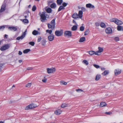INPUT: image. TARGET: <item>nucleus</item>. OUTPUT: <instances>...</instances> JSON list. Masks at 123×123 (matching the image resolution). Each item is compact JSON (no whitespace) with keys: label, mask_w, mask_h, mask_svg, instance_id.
Returning a JSON list of instances; mask_svg holds the SVG:
<instances>
[{"label":"nucleus","mask_w":123,"mask_h":123,"mask_svg":"<svg viewBox=\"0 0 123 123\" xmlns=\"http://www.w3.org/2000/svg\"><path fill=\"white\" fill-rule=\"evenodd\" d=\"M121 70L119 69H117L115 70L114 73L115 75H117L120 74L121 72Z\"/></svg>","instance_id":"obj_13"},{"label":"nucleus","mask_w":123,"mask_h":123,"mask_svg":"<svg viewBox=\"0 0 123 123\" xmlns=\"http://www.w3.org/2000/svg\"><path fill=\"white\" fill-rule=\"evenodd\" d=\"M47 73L49 74L52 73L54 72L55 70V68H47Z\"/></svg>","instance_id":"obj_8"},{"label":"nucleus","mask_w":123,"mask_h":123,"mask_svg":"<svg viewBox=\"0 0 123 123\" xmlns=\"http://www.w3.org/2000/svg\"><path fill=\"white\" fill-rule=\"evenodd\" d=\"M114 40L116 42L119 40V38L118 37H116L114 38Z\"/></svg>","instance_id":"obj_48"},{"label":"nucleus","mask_w":123,"mask_h":123,"mask_svg":"<svg viewBox=\"0 0 123 123\" xmlns=\"http://www.w3.org/2000/svg\"><path fill=\"white\" fill-rule=\"evenodd\" d=\"M95 25L96 26H99L100 25L99 24L98 22L96 23H95Z\"/></svg>","instance_id":"obj_55"},{"label":"nucleus","mask_w":123,"mask_h":123,"mask_svg":"<svg viewBox=\"0 0 123 123\" xmlns=\"http://www.w3.org/2000/svg\"><path fill=\"white\" fill-rule=\"evenodd\" d=\"M36 106L34 104H31L27 106L25 108V110H28L29 109H31L34 108H35Z\"/></svg>","instance_id":"obj_4"},{"label":"nucleus","mask_w":123,"mask_h":123,"mask_svg":"<svg viewBox=\"0 0 123 123\" xmlns=\"http://www.w3.org/2000/svg\"><path fill=\"white\" fill-rule=\"evenodd\" d=\"M76 90L77 92H80H80H83V90L80 89H76Z\"/></svg>","instance_id":"obj_50"},{"label":"nucleus","mask_w":123,"mask_h":123,"mask_svg":"<svg viewBox=\"0 0 123 123\" xmlns=\"http://www.w3.org/2000/svg\"><path fill=\"white\" fill-rule=\"evenodd\" d=\"M26 32L27 30H26L24 33L22 34L21 36L18 37H17L16 38V39L17 40H19L20 39H23L25 37Z\"/></svg>","instance_id":"obj_5"},{"label":"nucleus","mask_w":123,"mask_h":123,"mask_svg":"<svg viewBox=\"0 0 123 123\" xmlns=\"http://www.w3.org/2000/svg\"><path fill=\"white\" fill-rule=\"evenodd\" d=\"M117 19L115 18H113L110 19L111 22H114L115 23L117 22Z\"/></svg>","instance_id":"obj_28"},{"label":"nucleus","mask_w":123,"mask_h":123,"mask_svg":"<svg viewBox=\"0 0 123 123\" xmlns=\"http://www.w3.org/2000/svg\"><path fill=\"white\" fill-rule=\"evenodd\" d=\"M5 28V27L4 26H0V30H4Z\"/></svg>","instance_id":"obj_51"},{"label":"nucleus","mask_w":123,"mask_h":123,"mask_svg":"<svg viewBox=\"0 0 123 123\" xmlns=\"http://www.w3.org/2000/svg\"><path fill=\"white\" fill-rule=\"evenodd\" d=\"M109 73V71L108 70H106L104 71V72L102 74H103L104 76H105L107 74H108Z\"/></svg>","instance_id":"obj_26"},{"label":"nucleus","mask_w":123,"mask_h":123,"mask_svg":"<svg viewBox=\"0 0 123 123\" xmlns=\"http://www.w3.org/2000/svg\"><path fill=\"white\" fill-rule=\"evenodd\" d=\"M55 34L56 36H59L62 35V32L61 31H56L55 32Z\"/></svg>","instance_id":"obj_12"},{"label":"nucleus","mask_w":123,"mask_h":123,"mask_svg":"<svg viewBox=\"0 0 123 123\" xmlns=\"http://www.w3.org/2000/svg\"><path fill=\"white\" fill-rule=\"evenodd\" d=\"M107 105L104 102H101L100 103V106L101 107H102L104 106H106Z\"/></svg>","instance_id":"obj_20"},{"label":"nucleus","mask_w":123,"mask_h":123,"mask_svg":"<svg viewBox=\"0 0 123 123\" xmlns=\"http://www.w3.org/2000/svg\"><path fill=\"white\" fill-rule=\"evenodd\" d=\"M98 51H97L96 52L95 55H100V53L103 50V48L100 47H98Z\"/></svg>","instance_id":"obj_7"},{"label":"nucleus","mask_w":123,"mask_h":123,"mask_svg":"<svg viewBox=\"0 0 123 123\" xmlns=\"http://www.w3.org/2000/svg\"><path fill=\"white\" fill-rule=\"evenodd\" d=\"M54 36L53 34L50 35L48 37V40L49 41H53L54 40Z\"/></svg>","instance_id":"obj_11"},{"label":"nucleus","mask_w":123,"mask_h":123,"mask_svg":"<svg viewBox=\"0 0 123 123\" xmlns=\"http://www.w3.org/2000/svg\"><path fill=\"white\" fill-rule=\"evenodd\" d=\"M46 32L49 33L50 35L52 34L51 33L52 32V30H46Z\"/></svg>","instance_id":"obj_37"},{"label":"nucleus","mask_w":123,"mask_h":123,"mask_svg":"<svg viewBox=\"0 0 123 123\" xmlns=\"http://www.w3.org/2000/svg\"><path fill=\"white\" fill-rule=\"evenodd\" d=\"M0 123H4L3 121H0Z\"/></svg>","instance_id":"obj_64"},{"label":"nucleus","mask_w":123,"mask_h":123,"mask_svg":"<svg viewBox=\"0 0 123 123\" xmlns=\"http://www.w3.org/2000/svg\"><path fill=\"white\" fill-rule=\"evenodd\" d=\"M22 21L25 23H29L28 20L27 19H24Z\"/></svg>","instance_id":"obj_38"},{"label":"nucleus","mask_w":123,"mask_h":123,"mask_svg":"<svg viewBox=\"0 0 123 123\" xmlns=\"http://www.w3.org/2000/svg\"><path fill=\"white\" fill-rule=\"evenodd\" d=\"M105 114L108 115L111 114L112 112H105Z\"/></svg>","instance_id":"obj_54"},{"label":"nucleus","mask_w":123,"mask_h":123,"mask_svg":"<svg viewBox=\"0 0 123 123\" xmlns=\"http://www.w3.org/2000/svg\"><path fill=\"white\" fill-rule=\"evenodd\" d=\"M73 23H75V24H76V23L75 22V20H73Z\"/></svg>","instance_id":"obj_60"},{"label":"nucleus","mask_w":123,"mask_h":123,"mask_svg":"<svg viewBox=\"0 0 123 123\" xmlns=\"http://www.w3.org/2000/svg\"><path fill=\"white\" fill-rule=\"evenodd\" d=\"M100 26L102 28H105L106 27L105 24L103 22L101 23Z\"/></svg>","instance_id":"obj_34"},{"label":"nucleus","mask_w":123,"mask_h":123,"mask_svg":"<svg viewBox=\"0 0 123 123\" xmlns=\"http://www.w3.org/2000/svg\"><path fill=\"white\" fill-rule=\"evenodd\" d=\"M55 18L51 20V24H48V26L49 29L51 28L52 30L55 29Z\"/></svg>","instance_id":"obj_2"},{"label":"nucleus","mask_w":123,"mask_h":123,"mask_svg":"<svg viewBox=\"0 0 123 123\" xmlns=\"http://www.w3.org/2000/svg\"><path fill=\"white\" fill-rule=\"evenodd\" d=\"M10 47L9 44H6L0 48V50L1 51H3L8 49Z\"/></svg>","instance_id":"obj_3"},{"label":"nucleus","mask_w":123,"mask_h":123,"mask_svg":"<svg viewBox=\"0 0 123 123\" xmlns=\"http://www.w3.org/2000/svg\"><path fill=\"white\" fill-rule=\"evenodd\" d=\"M8 29L9 30L11 31H15L17 30V28L16 27L13 26L9 27H8Z\"/></svg>","instance_id":"obj_14"},{"label":"nucleus","mask_w":123,"mask_h":123,"mask_svg":"<svg viewBox=\"0 0 123 123\" xmlns=\"http://www.w3.org/2000/svg\"><path fill=\"white\" fill-rule=\"evenodd\" d=\"M46 41L45 39L42 40L41 42V43L42 45L44 46L46 44Z\"/></svg>","instance_id":"obj_22"},{"label":"nucleus","mask_w":123,"mask_h":123,"mask_svg":"<svg viewBox=\"0 0 123 123\" xmlns=\"http://www.w3.org/2000/svg\"><path fill=\"white\" fill-rule=\"evenodd\" d=\"M36 8L35 5L32 8V10L33 11H34L36 10Z\"/></svg>","instance_id":"obj_42"},{"label":"nucleus","mask_w":123,"mask_h":123,"mask_svg":"<svg viewBox=\"0 0 123 123\" xmlns=\"http://www.w3.org/2000/svg\"><path fill=\"white\" fill-rule=\"evenodd\" d=\"M56 5L55 3H52L50 6V7L52 8H56Z\"/></svg>","instance_id":"obj_27"},{"label":"nucleus","mask_w":123,"mask_h":123,"mask_svg":"<svg viewBox=\"0 0 123 123\" xmlns=\"http://www.w3.org/2000/svg\"><path fill=\"white\" fill-rule=\"evenodd\" d=\"M29 44L32 46H33L35 44V43L34 42H29Z\"/></svg>","instance_id":"obj_45"},{"label":"nucleus","mask_w":123,"mask_h":123,"mask_svg":"<svg viewBox=\"0 0 123 123\" xmlns=\"http://www.w3.org/2000/svg\"><path fill=\"white\" fill-rule=\"evenodd\" d=\"M65 9V8L64 7V6H60L59 8L58 12H59L61 11L62 10L64 9Z\"/></svg>","instance_id":"obj_30"},{"label":"nucleus","mask_w":123,"mask_h":123,"mask_svg":"<svg viewBox=\"0 0 123 123\" xmlns=\"http://www.w3.org/2000/svg\"><path fill=\"white\" fill-rule=\"evenodd\" d=\"M83 62L86 65H87L88 64V62L86 60H84L83 61Z\"/></svg>","instance_id":"obj_41"},{"label":"nucleus","mask_w":123,"mask_h":123,"mask_svg":"<svg viewBox=\"0 0 123 123\" xmlns=\"http://www.w3.org/2000/svg\"><path fill=\"white\" fill-rule=\"evenodd\" d=\"M22 62V60H18V62L19 63H20Z\"/></svg>","instance_id":"obj_61"},{"label":"nucleus","mask_w":123,"mask_h":123,"mask_svg":"<svg viewBox=\"0 0 123 123\" xmlns=\"http://www.w3.org/2000/svg\"><path fill=\"white\" fill-rule=\"evenodd\" d=\"M31 7V5H29V6H28V7H29V8H30V7Z\"/></svg>","instance_id":"obj_63"},{"label":"nucleus","mask_w":123,"mask_h":123,"mask_svg":"<svg viewBox=\"0 0 123 123\" xmlns=\"http://www.w3.org/2000/svg\"><path fill=\"white\" fill-rule=\"evenodd\" d=\"M62 112V111L61 110L59 109L55 111L54 113L57 115H59L61 114Z\"/></svg>","instance_id":"obj_16"},{"label":"nucleus","mask_w":123,"mask_h":123,"mask_svg":"<svg viewBox=\"0 0 123 123\" xmlns=\"http://www.w3.org/2000/svg\"><path fill=\"white\" fill-rule=\"evenodd\" d=\"M41 37H39L38 39L37 42H40L41 41Z\"/></svg>","instance_id":"obj_49"},{"label":"nucleus","mask_w":123,"mask_h":123,"mask_svg":"<svg viewBox=\"0 0 123 123\" xmlns=\"http://www.w3.org/2000/svg\"><path fill=\"white\" fill-rule=\"evenodd\" d=\"M6 6V5L5 4L2 5L0 10V12H2L5 10Z\"/></svg>","instance_id":"obj_9"},{"label":"nucleus","mask_w":123,"mask_h":123,"mask_svg":"<svg viewBox=\"0 0 123 123\" xmlns=\"http://www.w3.org/2000/svg\"><path fill=\"white\" fill-rule=\"evenodd\" d=\"M86 40L85 38L84 37H82L79 40V42H83Z\"/></svg>","instance_id":"obj_29"},{"label":"nucleus","mask_w":123,"mask_h":123,"mask_svg":"<svg viewBox=\"0 0 123 123\" xmlns=\"http://www.w3.org/2000/svg\"><path fill=\"white\" fill-rule=\"evenodd\" d=\"M106 33L108 34H111L113 33L112 29L110 27L106 28L105 30Z\"/></svg>","instance_id":"obj_6"},{"label":"nucleus","mask_w":123,"mask_h":123,"mask_svg":"<svg viewBox=\"0 0 123 123\" xmlns=\"http://www.w3.org/2000/svg\"><path fill=\"white\" fill-rule=\"evenodd\" d=\"M52 10L51 8H48L46 10V11L49 13H50L51 12Z\"/></svg>","instance_id":"obj_31"},{"label":"nucleus","mask_w":123,"mask_h":123,"mask_svg":"<svg viewBox=\"0 0 123 123\" xmlns=\"http://www.w3.org/2000/svg\"><path fill=\"white\" fill-rule=\"evenodd\" d=\"M56 2L58 5H60L63 2V0H57Z\"/></svg>","instance_id":"obj_19"},{"label":"nucleus","mask_w":123,"mask_h":123,"mask_svg":"<svg viewBox=\"0 0 123 123\" xmlns=\"http://www.w3.org/2000/svg\"><path fill=\"white\" fill-rule=\"evenodd\" d=\"M30 51V49H26L23 51V53L24 54L27 53L28 52Z\"/></svg>","instance_id":"obj_33"},{"label":"nucleus","mask_w":123,"mask_h":123,"mask_svg":"<svg viewBox=\"0 0 123 123\" xmlns=\"http://www.w3.org/2000/svg\"><path fill=\"white\" fill-rule=\"evenodd\" d=\"M39 15L40 17V19L41 22H44L47 21V15L46 14V12H43L42 14L40 13Z\"/></svg>","instance_id":"obj_1"},{"label":"nucleus","mask_w":123,"mask_h":123,"mask_svg":"<svg viewBox=\"0 0 123 123\" xmlns=\"http://www.w3.org/2000/svg\"><path fill=\"white\" fill-rule=\"evenodd\" d=\"M64 35L65 36H72V33L71 31H66L64 32Z\"/></svg>","instance_id":"obj_10"},{"label":"nucleus","mask_w":123,"mask_h":123,"mask_svg":"<svg viewBox=\"0 0 123 123\" xmlns=\"http://www.w3.org/2000/svg\"><path fill=\"white\" fill-rule=\"evenodd\" d=\"M68 5V4L65 2H64L62 4V6H64V7H66L67 6V5Z\"/></svg>","instance_id":"obj_44"},{"label":"nucleus","mask_w":123,"mask_h":123,"mask_svg":"<svg viewBox=\"0 0 123 123\" xmlns=\"http://www.w3.org/2000/svg\"><path fill=\"white\" fill-rule=\"evenodd\" d=\"M61 84L64 85H66L67 84V83L66 82L64 81H61Z\"/></svg>","instance_id":"obj_40"},{"label":"nucleus","mask_w":123,"mask_h":123,"mask_svg":"<svg viewBox=\"0 0 123 123\" xmlns=\"http://www.w3.org/2000/svg\"><path fill=\"white\" fill-rule=\"evenodd\" d=\"M32 34L34 35H37L39 34L40 33H38L37 31L36 30H34L32 32Z\"/></svg>","instance_id":"obj_23"},{"label":"nucleus","mask_w":123,"mask_h":123,"mask_svg":"<svg viewBox=\"0 0 123 123\" xmlns=\"http://www.w3.org/2000/svg\"><path fill=\"white\" fill-rule=\"evenodd\" d=\"M100 68L101 70L102 71H104L105 69L103 67H101Z\"/></svg>","instance_id":"obj_56"},{"label":"nucleus","mask_w":123,"mask_h":123,"mask_svg":"<svg viewBox=\"0 0 123 123\" xmlns=\"http://www.w3.org/2000/svg\"><path fill=\"white\" fill-rule=\"evenodd\" d=\"M8 35H6L5 34L4 35V37H5L6 38H7V37H8Z\"/></svg>","instance_id":"obj_59"},{"label":"nucleus","mask_w":123,"mask_h":123,"mask_svg":"<svg viewBox=\"0 0 123 123\" xmlns=\"http://www.w3.org/2000/svg\"><path fill=\"white\" fill-rule=\"evenodd\" d=\"M18 54L19 55H21L22 54V52L20 51H19Z\"/></svg>","instance_id":"obj_58"},{"label":"nucleus","mask_w":123,"mask_h":123,"mask_svg":"<svg viewBox=\"0 0 123 123\" xmlns=\"http://www.w3.org/2000/svg\"><path fill=\"white\" fill-rule=\"evenodd\" d=\"M86 7L89 8L94 9L95 8L94 6L90 3L86 4Z\"/></svg>","instance_id":"obj_15"},{"label":"nucleus","mask_w":123,"mask_h":123,"mask_svg":"<svg viewBox=\"0 0 123 123\" xmlns=\"http://www.w3.org/2000/svg\"><path fill=\"white\" fill-rule=\"evenodd\" d=\"M72 17L73 18L76 19L79 18L78 14L76 13H74Z\"/></svg>","instance_id":"obj_17"},{"label":"nucleus","mask_w":123,"mask_h":123,"mask_svg":"<svg viewBox=\"0 0 123 123\" xmlns=\"http://www.w3.org/2000/svg\"><path fill=\"white\" fill-rule=\"evenodd\" d=\"M88 53L90 55H92L94 54L95 55L96 52L93 51H88Z\"/></svg>","instance_id":"obj_24"},{"label":"nucleus","mask_w":123,"mask_h":123,"mask_svg":"<svg viewBox=\"0 0 123 123\" xmlns=\"http://www.w3.org/2000/svg\"><path fill=\"white\" fill-rule=\"evenodd\" d=\"M47 80V79H45L43 80L42 81L43 82H46Z\"/></svg>","instance_id":"obj_57"},{"label":"nucleus","mask_w":123,"mask_h":123,"mask_svg":"<svg viewBox=\"0 0 123 123\" xmlns=\"http://www.w3.org/2000/svg\"><path fill=\"white\" fill-rule=\"evenodd\" d=\"M117 30L118 31H123V27L121 26L118 25L117 26Z\"/></svg>","instance_id":"obj_21"},{"label":"nucleus","mask_w":123,"mask_h":123,"mask_svg":"<svg viewBox=\"0 0 123 123\" xmlns=\"http://www.w3.org/2000/svg\"><path fill=\"white\" fill-rule=\"evenodd\" d=\"M101 76L100 75H97L96 77L95 80H98L100 77Z\"/></svg>","instance_id":"obj_35"},{"label":"nucleus","mask_w":123,"mask_h":123,"mask_svg":"<svg viewBox=\"0 0 123 123\" xmlns=\"http://www.w3.org/2000/svg\"><path fill=\"white\" fill-rule=\"evenodd\" d=\"M85 28L83 26H81L80 27V30L81 31H83L84 30Z\"/></svg>","instance_id":"obj_43"},{"label":"nucleus","mask_w":123,"mask_h":123,"mask_svg":"<svg viewBox=\"0 0 123 123\" xmlns=\"http://www.w3.org/2000/svg\"><path fill=\"white\" fill-rule=\"evenodd\" d=\"M31 85V83H28L26 85V86L27 87H29Z\"/></svg>","instance_id":"obj_47"},{"label":"nucleus","mask_w":123,"mask_h":123,"mask_svg":"<svg viewBox=\"0 0 123 123\" xmlns=\"http://www.w3.org/2000/svg\"><path fill=\"white\" fill-rule=\"evenodd\" d=\"M89 29H87L85 32V35H86L88 34L89 33Z\"/></svg>","instance_id":"obj_39"},{"label":"nucleus","mask_w":123,"mask_h":123,"mask_svg":"<svg viewBox=\"0 0 123 123\" xmlns=\"http://www.w3.org/2000/svg\"><path fill=\"white\" fill-rule=\"evenodd\" d=\"M77 28V26L76 25H74L72 28L71 30L73 31H76Z\"/></svg>","instance_id":"obj_25"},{"label":"nucleus","mask_w":123,"mask_h":123,"mask_svg":"<svg viewBox=\"0 0 123 123\" xmlns=\"http://www.w3.org/2000/svg\"><path fill=\"white\" fill-rule=\"evenodd\" d=\"M68 106V105L65 103H63L61 105V107L62 108H64Z\"/></svg>","instance_id":"obj_36"},{"label":"nucleus","mask_w":123,"mask_h":123,"mask_svg":"<svg viewBox=\"0 0 123 123\" xmlns=\"http://www.w3.org/2000/svg\"><path fill=\"white\" fill-rule=\"evenodd\" d=\"M94 66L97 68H100V66L96 64H93Z\"/></svg>","instance_id":"obj_46"},{"label":"nucleus","mask_w":123,"mask_h":123,"mask_svg":"<svg viewBox=\"0 0 123 123\" xmlns=\"http://www.w3.org/2000/svg\"><path fill=\"white\" fill-rule=\"evenodd\" d=\"M33 69L32 67H28L27 68V69L28 70H31Z\"/></svg>","instance_id":"obj_52"},{"label":"nucleus","mask_w":123,"mask_h":123,"mask_svg":"<svg viewBox=\"0 0 123 123\" xmlns=\"http://www.w3.org/2000/svg\"><path fill=\"white\" fill-rule=\"evenodd\" d=\"M116 23L117 25H120L123 24V22L117 19V22Z\"/></svg>","instance_id":"obj_32"},{"label":"nucleus","mask_w":123,"mask_h":123,"mask_svg":"<svg viewBox=\"0 0 123 123\" xmlns=\"http://www.w3.org/2000/svg\"><path fill=\"white\" fill-rule=\"evenodd\" d=\"M81 9L82 10V11H83L84 12L86 11V8L84 7H82L81 8Z\"/></svg>","instance_id":"obj_53"},{"label":"nucleus","mask_w":123,"mask_h":123,"mask_svg":"<svg viewBox=\"0 0 123 123\" xmlns=\"http://www.w3.org/2000/svg\"><path fill=\"white\" fill-rule=\"evenodd\" d=\"M24 17L25 18H26L27 17V16L26 15H25V16Z\"/></svg>","instance_id":"obj_62"},{"label":"nucleus","mask_w":123,"mask_h":123,"mask_svg":"<svg viewBox=\"0 0 123 123\" xmlns=\"http://www.w3.org/2000/svg\"><path fill=\"white\" fill-rule=\"evenodd\" d=\"M83 12L82 11H79L78 14L79 17L80 18H81L82 17Z\"/></svg>","instance_id":"obj_18"}]
</instances>
